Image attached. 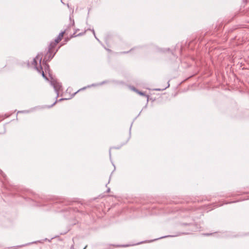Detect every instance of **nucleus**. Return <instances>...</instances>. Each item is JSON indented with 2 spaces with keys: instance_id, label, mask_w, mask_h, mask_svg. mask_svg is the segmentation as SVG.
<instances>
[{
  "instance_id": "obj_5",
  "label": "nucleus",
  "mask_w": 249,
  "mask_h": 249,
  "mask_svg": "<svg viewBox=\"0 0 249 249\" xmlns=\"http://www.w3.org/2000/svg\"><path fill=\"white\" fill-rule=\"evenodd\" d=\"M42 64H43V65L44 67V70H45V72H49V71H50V69L49 65L47 63V62L45 61L44 60H43Z\"/></svg>"
},
{
  "instance_id": "obj_29",
  "label": "nucleus",
  "mask_w": 249,
  "mask_h": 249,
  "mask_svg": "<svg viewBox=\"0 0 249 249\" xmlns=\"http://www.w3.org/2000/svg\"><path fill=\"white\" fill-rule=\"evenodd\" d=\"M25 245H21L20 246V247H23V246H24Z\"/></svg>"
},
{
  "instance_id": "obj_28",
  "label": "nucleus",
  "mask_w": 249,
  "mask_h": 249,
  "mask_svg": "<svg viewBox=\"0 0 249 249\" xmlns=\"http://www.w3.org/2000/svg\"><path fill=\"white\" fill-rule=\"evenodd\" d=\"M183 225H188V224H187V223H184V224H183Z\"/></svg>"
},
{
  "instance_id": "obj_9",
  "label": "nucleus",
  "mask_w": 249,
  "mask_h": 249,
  "mask_svg": "<svg viewBox=\"0 0 249 249\" xmlns=\"http://www.w3.org/2000/svg\"><path fill=\"white\" fill-rule=\"evenodd\" d=\"M85 34V32L84 33H81L79 34H78L77 35H75V32H74L73 35H72V37H76L77 36H82L83 35H84Z\"/></svg>"
},
{
  "instance_id": "obj_25",
  "label": "nucleus",
  "mask_w": 249,
  "mask_h": 249,
  "mask_svg": "<svg viewBox=\"0 0 249 249\" xmlns=\"http://www.w3.org/2000/svg\"><path fill=\"white\" fill-rule=\"evenodd\" d=\"M169 86V84L168 83V86H167V87H166L165 88H164V89H162V90H163V89H165L166 88H167V87H168Z\"/></svg>"
},
{
  "instance_id": "obj_27",
  "label": "nucleus",
  "mask_w": 249,
  "mask_h": 249,
  "mask_svg": "<svg viewBox=\"0 0 249 249\" xmlns=\"http://www.w3.org/2000/svg\"><path fill=\"white\" fill-rule=\"evenodd\" d=\"M128 53V52H123V53Z\"/></svg>"
},
{
  "instance_id": "obj_16",
  "label": "nucleus",
  "mask_w": 249,
  "mask_h": 249,
  "mask_svg": "<svg viewBox=\"0 0 249 249\" xmlns=\"http://www.w3.org/2000/svg\"><path fill=\"white\" fill-rule=\"evenodd\" d=\"M23 112H29V111H26V110H23V111H20L18 112V113H23Z\"/></svg>"
},
{
  "instance_id": "obj_4",
  "label": "nucleus",
  "mask_w": 249,
  "mask_h": 249,
  "mask_svg": "<svg viewBox=\"0 0 249 249\" xmlns=\"http://www.w3.org/2000/svg\"><path fill=\"white\" fill-rule=\"evenodd\" d=\"M56 43L52 42H51L49 46V47H48V51L49 52V53H54L55 52L54 51V49L56 46Z\"/></svg>"
},
{
  "instance_id": "obj_6",
  "label": "nucleus",
  "mask_w": 249,
  "mask_h": 249,
  "mask_svg": "<svg viewBox=\"0 0 249 249\" xmlns=\"http://www.w3.org/2000/svg\"><path fill=\"white\" fill-rule=\"evenodd\" d=\"M66 32V30L63 31H61L58 35V38L59 39H60L61 40L62 39V38H63V36H64V34Z\"/></svg>"
},
{
  "instance_id": "obj_1",
  "label": "nucleus",
  "mask_w": 249,
  "mask_h": 249,
  "mask_svg": "<svg viewBox=\"0 0 249 249\" xmlns=\"http://www.w3.org/2000/svg\"><path fill=\"white\" fill-rule=\"evenodd\" d=\"M51 77V80L50 81V83L52 86L53 87L55 92L56 93V98L58 97L59 96V91L61 90L62 88L61 84L58 82H57L56 80Z\"/></svg>"
},
{
  "instance_id": "obj_23",
  "label": "nucleus",
  "mask_w": 249,
  "mask_h": 249,
  "mask_svg": "<svg viewBox=\"0 0 249 249\" xmlns=\"http://www.w3.org/2000/svg\"><path fill=\"white\" fill-rule=\"evenodd\" d=\"M86 88V87L83 88H82V89H79V90H78V91H80V90H82V89H85Z\"/></svg>"
},
{
  "instance_id": "obj_22",
  "label": "nucleus",
  "mask_w": 249,
  "mask_h": 249,
  "mask_svg": "<svg viewBox=\"0 0 249 249\" xmlns=\"http://www.w3.org/2000/svg\"><path fill=\"white\" fill-rule=\"evenodd\" d=\"M110 188H108V189H107V193H108V192H110Z\"/></svg>"
},
{
  "instance_id": "obj_13",
  "label": "nucleus",
  "mask_w": 249,
  "mask_h": 249,
  "mask_svg": "<svg viewBox=\"0 0 249 249\" xmlns=\"http://www.w3.org/2000/svg\"><path fill=\"white\" fill-rule=\"evenodd\" d=\"M91 31H92V32L93 33V34L94 35V36H95V38H96L97 40H98V41H99V39L96 37V36H95V31H94V29H92V30H91Z\"/></svg>"
},
{
  "instance_id": "obj_19",
  "label": "nucleus",
  "mask_w": 249,
  "mask_h": 249,
  "mask_svg": "<svg viewBox=\"0 0 249 249\" xmlns=\"http://www.w3.org/2000/svg\"><path fill=\"white\" fill-rule=\"evenodd\" d=\"M74 24V20L73 19L72 20V24L71 25L70 24V26L71 25V26H73Z\"/></svg>"
},
{
  "instance_id": "obj_15",
  "label": "nucleus",
  "mask_w": 249,
  "mask_h": 249,
  "mask_svg": "<svg viewBox=\"0 0 249 249\" xmlns=\"http://www.w3.org/2000/svg\"><path fill=\"white\" fill-rule=\"evenodd\" d=\"M131 89H132V90H133L134 91H135L136 92H137V91H138V90L136 89H135V88H134V87H132L131 88Z\"/></svg>"
},
{
  "instance_id": "obj_20",
  "label": "nucleus",
  "mask_w": 249,
  "mask_h": 249,
  "mask_svg": "<svg viewBox=\"0 0 249 249\" xmlns=\"http://www.w3.org/2000/svg\"><path fill=\"white\" fill-rule=\"evenodd\" d=\"M107 82V81H104L102 82L101 84L102 85V84L106 83Z\"/></svg>"
},
{
  "instance_id": "obj_7",
  "label": "nucleus",
  "mask_w": 249,
  "mask_h": 249,
  "mask_svg": "<svg viewBox=\"0 0 249 249\" xmlns=\"http://www.w3.org/2000/svg\"><path fill=\"white\" fill-rule=\"evenodd\" d=\"M180 234H178L176 236L179 235ZM176 235H166V236L160 237H159V238H158L157 239H154V240H153V241L156 240H157L158 239H161V238H166V237H174Z\"/></svg>"
},
{
  "instance_id": "obj_12",
  "label": "nucleus",
  "mask_w": 249,
  "mask_h": 249,
  "mask_svg": "<svg viewBox=\"0 0 249 249\" xmlns=\"http://www.w3.org/2000/svg\"><path fill=\"white\" fill-rule=\"evenodd\" d=\"M62 203H64V205H68L70 204V203L68 201H66L65 200L61 201Z\"/></svg>"
},
{
  "instance_id": "obj_11",
  "label": "nucleus",
  "mask_w": 249,
  "mask_h": 249,
  "mask_svg": "<svg viewBox=\"0 0 249 249\" xmlns=\"http://www.w3.org/2000/svg\"><path fill=\"white\" fill-rule=\"evenodd\" d=\"M60 40H61L60 39H59L58 37L55 39V43L57 44Z\"/></svg>"
},
{
  "instance_id": "obj_18",
  "label": "nucleus",
  "mask_w": 249,
  "mask_h": 249,
  "mask_svg": "<svg viewBox=\"0 0 249 249\" xmlns=\"http://www.w3.org/2000/svg\"><path fill=\"white\" fill-rule=\"evenodd\" d=\"M63 100H67V99L61 98V99H60L58 101V102L62 101Z\"/></svg>"
},
{
  "instance_id": "obj_30",
  "label": "nucleus",
  "mask_w": 249,
  "mask_h": 249,
  "mask_svg": "<svg viewBox=\"0 0 249 249\" xmlns=\"http://www.w3.org/2000/svg\"><path fill=\"white\" fill-rule=\"evenodd\" d=\"M115 148L119 149V147H115Z\"/></svg>"
},
{
  "instance_id": "obj_3",
  "label": "nucleus",
  "mask_w": 249,
  "mask_h": 249,
  "mask_svg": "<svg viewBox=\"0 0 249 249\" xmlns=\"http://www.w3.org/2000/svg\"><path fill=\"white\" fill-rule=\"evenodd\" d=\"M37 58L38 59V56H36V58H35L34 59H33V65H34V68L35 69H36L38 72H40V70H42V67L41 66V58H40L39 59V66L38 67H37V61L36 60V59Z\"/></svg>"
},
{
  "instance_id": "obj_8",
  "label": "nucleus",
  "mask_w": 249,
  "mask_h": 249,
  "mask_svg": "<svg viewBox=\"0 0 249 249\" xmlns=\"http://www.w3.org/2000/svg\"><path fill=\"white\" fill-rule=\"evenodd\" d=\"M42 73V76H43V77L44 78H45L46 80H49L48 78H47V77L45 75L44 72V71L42 70H40V72Z\"/></svg>"
},
{
  "instance_id": "obj_24",
  "label": "nucleus",
  "mask_w": 249,
  "mask_h": 249,
  "mask_svg": "<svg viewBox=\"0 0 249 249\" xmlns=\"http://www.w3.org/2000/svg\"><path fill=\"white\" fill-rule=\"evenodd\" d=\"M156 90H157V91H160L161 90V89H155Z\"/></svg>"
},
{
  "instance_id": "obj_21",
  "label": "nucleus",
  "mask_w": 249,
  "mask_h": 249,
  "mask_svg": "<svg viewBox=\"0 0 249 249\" xmlns=\"http://www.w3.org/2000/svg\"><path fill=\"white\" fill-rule=\"evenodd\" d=\"M36 243V242H33L32 243H29L26 244V245H30V244H32V243Z\"/></svg>"
},
{
  "instance_id": "obj_17",
  "label": "nucleus",
  "mask_w": 249,
  "mask_h": 249,
  "mask_svg": "<svg viewBox=\"0 0 249 249\" xmlns=\"http://www.w3.org/2000/svg\"><path fill=\"white\" fill-rule=\"evenodd\" d=\"M203 234L206 235V236H209V235H212V233H205V234Z\"/></svg>"
},
{
  "instance_id": "obj_2",
  "label": "nucleus",
  "mask_w": 249,
  "mask_h": 249,
  "mask_svg": "<svg viewBox=\"0 0 249 249\" xmlns=\"http://www.w3.org/2000/svg\"><path fill=\"white\" fill-rule=\"evenodd\" d=\"M57 51L56 50L54 53H49L48 51L45 54L44 58L43 60L48 62L50 61L54 56L56 52Z\"/></svg>"
},
{
  "instance_id": "obj_10",
  "label": "nucleus",
  "mask_w": 249,
  "mask_h": 249,
  "mask_svg": "<svg viewBox=\"0 0 249 249\" xmlns=\"http://www.w3.org/2000/svg\"><path fill=\"white\" fill-rule=\"evenodd\" d=\"M137 92L138 93L141 95L147 96V97H148V95H146L144 92H142V91H139V90H138Z\"/></svg>"
},
{
  "instance_id": "obj_26",
  "label": "nucleus",
  "mask_w": 249,
  "mask_h": 249,
  "mask_svg": "<svg viewBox=\"0 0 249 249\" xmlns=\"http://www.w3.org/2000/svg\"><path fill=\"white\" fill-rule=\"evenodd\" d=\"M122 246H123V247H127V246H128V245H123Z\"/></svg>"
},
{
  "instance_id": "obj_14",
  "label": "nucleus",
  "mask_w": 249,
  "mask_h": 249,
  "mask_svg": "<svg viewBox=\"0 0 249 249\" xmlns=\"http://www.w3.org/2000/svg\"><path fill=\"white\" fill-rule=\"evenodd\" d=\"M57 102V100H56L52 105L49 106L48 107L50 108V107H53L56 103Z\"/></svg>"
}]
</instances>
